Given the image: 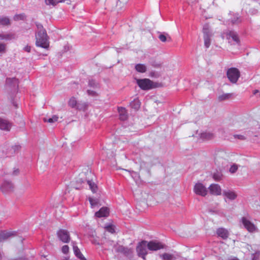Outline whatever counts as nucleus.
I'll return each mask as SVG.
<instances>
[{
	"instance_id": "14",
	"label": "nucleus",
	"mask_w": 260,
	"mask_h": 260,
	"mask_svg": "<svg viewBox=\"0 0 260 260\" xmlns=\"http://www.w3.org/2000/svg\"><path fill=\"white\" fill-rule=\"evenodd\" d=\"M16 232L2 231L0 232V242H3L11 237L16 235Z\"/></svg>"
},
{
	"instance_id": "53",
	"label": "nucleus",
	"mask_w": 260,
	"mask_h": 260,
	"mask_svg": "<svg viewBox=\"0 0 260 260\" xmlns=\"http://www.w3.org/2000/svg\"><path fill=\"white\" fill-rule=\"evenodd\" d=\"M180 260H186V259L185 258H182Z\"/></svg>"
},
{
	"instance_id": "5",
	"label": "nucleus",
	"mask_w": 260,
	"mask_h": 260,
	"mask_svg": "<svg viewBox=\"0 0 260 260\" xmlns=\"http://www.w3.org/2000/svg\"><path fill=\"white\" fill-rule=\"evenodd\" d=\"M203 32L205 46L207 48H208L210 45V38L212 35V33L208 24H205L204 25Z\"/></svg>"
},
{
	"instance_id": "43",
	"label": "nucleus",
	"mask_w": 260,
	"mask_h": 260,
	"mask_svg": "<svg viewBox=\"0 0 260 260\" xmlns=\"http://www.w3.org/2000/svg\"><path fill=\"white\" fill-rule=\"evenodd\" d=\"M69 250V247L68 245H64L62 247L61 251L62 253L64 254H67L68 253Z\"/></svg>"
},
{
	"instance_id": "7",
	"label": "nucleus",
	"mask_w": 260,
	"mask_h": 260,
	"mask_svg": "<svg viewBox=\"0 0 260 260\" xmlns=\"http://www.w3.org/2000/svg\"><path fill=\"white\" fill-rule=\"evenodd\" d=\"M57 235L59 240L63 243H69L71 240L69 232L66 230H59Z\"/></svg>"
},
{
	"instance_id": "50",
	"label": "nucleus",
	"mask_w": 260,
	"mask_h": 260,
	"mask_svg": "<svg viewBox=\"0 0 260 260\" xmlns=\"http://www.w3.org/2000/svg\"><path fill=\"white\" fill-rule=\"evenodd\" d=\"M77 182H81V183H84V181L82 180V179H79L78 180H77Z\"/></svg>"
},
{
	"instance_id": "38",
	"label": "nucleus",
	"mask_w": 260,
	"mask_h": 260,
	"mask_svg": "<svg viewBox=\"0 0 260 260\" xmlns=\"http://www.w3.org/2000/svg\"><path fill=\"white\" fill-rule=\"evenodd\" d=\"M21 149V146L19 145H15L13 146L11 148V150H13L14 153L18 152Z\"/></svg>"
},
{
	"instance_id": "10",
	"label": "nucleus",
	"mask_w": 260,
	"mask_h": 260,
	"mask_svg": "<svg viewBox=\"0 0 260 260\" xmlns=\"http://www.w3.org/2000/svg\"><path fill=\"white\" fill-rule=\"evenodd\" d=\"M114 247L115 248L116 252H120L126 256L131 255L133 252V250L132 249L124 247L122 245H118L117 244H115L114 245Z\"/></svg>"
},
{
	"instance_id": "49",
	"label": "nucleus",
	"mask_w": 260,
	"mask_h": 260,
	"mask_svg": "<svg viewBox=\"0 0 260 260\" xmlns=\"http://www.w3.org/2000/svg\"><path fill=\"white\" fill-rule=\"evenodd\" d=\"M23 49L25 51L29 52L31 50V47L30 46L27 45Z\"/></svg>"
},
{
	"instance_id": "8",
	"label": "nucleus",
	"mask_w": 260,
	"mask_h": 260,
	"mask_svg": "<svg viewBox=\"0 0 260 260\" xmlns=\"http://www.w3.org/2000/svg\"><path fill=\"white\" fill-rule=\"evenodd\" d=\"M193 190L197 194L203 197H205L207 194V188L201 183H198L195 184Z\"/></svg>"
},
{
	"instance_id": "21",
	"label": "nucleus",
	"mask_w": 260,
	"mask_h": 260,
	"mask_svg": "<svg viewBox=\"0 0 260 260\" xmlns=\"http://www.w3.org/2000/svg\"><path fill=\"white\" fill-rule=\"evenodd\" d=\"M223 195L231 200H235L237 196L235 192L231 190L224 191Z\"/></svg>"
},
{
	"instance_id": "22",
	"label": "nucleus",
	"mask_w": 260,
	"mask_h": 260,
	"mask_svg": "<svg viewBox=\"0 0 260 260\" xmlns=\"http://www.w3.org/2000/svg\"><path fill=\"white\" fill-rule=\"evenodd\" d=\"M15 38V35L14 34H0V39L5 40H11Z\"/></svg>"
},
{
	"instance_id": "23",
	"label": "nucleus",
	"mask_w": 260,
	"mask_h": 260,
	"mask_svg": "<svg viewBox=\"0 0 260 260\" xmlns=\"http://www.w3.org/2000/svg\"><path fill=\"white\" fill-rule=\"evenodd\" d=\"M226 153L223 150H217L214 154L215 160L217 161L220 158H224Z\"/></svg>"
},
{
	"instance_id": "30",
	"label": "nucleus",
	"mask_w": 260,
	"mask_h": 260,
	"mask_svg": "<svg viewBox=\"0 0 260 260\" xmlns=\"http://www.w3.org/2000/svg\"><path fill=\"white\" fill-rule=\"evenodd\" d=\"M65 0H45V3L47 5L55 6L59 3L64 2Z\"/></svg>"
},
{
	"instance_id": "3",
	"label": "nucleus",
	"mask_w": 260,
	"mask_h": 260,
	"mask_svg": "<svg viewBox=\"0 0 260 260\" xmlns=\"http://www.w3.org/2000/svg\"><path fill=\"white\" fill-rule=\"evenodd\" d=\"M147 242L146 241H142L140 242L136 248V251L138 256L144 259H145V256L147 254Z\"/></svg>"
},
{
	"instance_id": "13",
	"label": "nucleus",
	"mask_w": 260,
	"mask_h": 260,
	"mask_svg": "<svg viewBox=\"0 0 260 260\" xmlns=\"http://www.w3.org/2000/svg\"><path fill=\"white\" fill-rule=\"evenodd\" d=\"M211 194L215 196H219L221 193V189L220 186L216 184H212L209 187Z\"/></svg>"
},
{
	"instance_id": "24",
	"label": "nucleus",
	"mask_w": 260,
	"mask_h": 260,
	"mask_svg": "<svg viewBox=\"0 0 260 260\" xmlns=\"http://www.w3.org/2000/svg\"><path fill=\"white\" fill-rule=\"evenodd\" d=\"M140 102L137 99H134L132 102L130 103L131 107L134 109L136 110H137L140 107Z\"/></svg>"
},
{
	"instance_id": "12",
	"label": "nucleus",
	"mask_w": 260,
	"mask_h": 260,
	"mask_svg": "<svg viewBox=\"0 0 260 260\" xmlns=\"http://www.w3.org/2000/svg\"><path fill=\"white\" fill-rule=\"evenodd\" d=\"M14 185L9 181H5L1 186V190L5 193L12 191L13 190Z\"/></svg>"
},
{
	"instance_id": "18",
	"label": "nucleus",
	"mask_w": 260,
	"mask_h": 260,
	"mask_svg": "<svg viewBox=\"0 0 260 260\" xmlns=\"http://www.w3.org/2000/svg\"><path fill=\"white\" fill-rule=\"evenodd\" d=\"M6 84L11 87L16 88L18 87V80L16 78H9L6 79Z\"/></svg>"
},
{
	"instance_id": "48",
	"label": "nucleus",
	"mask_w": 260,
	"mask_h": 260,
	"mask_svg": "<svg viewBox=\"0 0 260 260\" xmlns=\"http://www.w3.org/2000/svg\"><path fill=\"white\" fill-rule=\"evenodd\" d=\"M19 173V171L18 169H14V171L12 172V175L13 176L17 175Z\"/></svg>"
},
{
	"instance_id": "33",
	"label": "nucleus",
	"mask_w": 260,
	"mask_h": 260,
	"mask_svg": "<svg viewBox=\"0 0 260 260\" xmlns=\"http://www.w3.org/2000/svg\"><path fill=\"white\" fill-rule=\"evenodd\" d=\"M232 96V93H223L218 96L220 101H223L230 99Z\"/></svg>"
},
{
	"instance_id": "32",
	"label": "nucleus",
	"mask_w": 260,
	"mask_h": 260,
	"mask_svg": "<svg viewBox=\"0 0 260 260\" xmlns=\"http://www.w3.org/2000/svg\"><path fill=\"white\" fill-rule=\"evenodd\" d=\"M88 107V104L86 103H78L77 108L80 110L85 111Z\"/></svg>"
},
{
	"instance_id": "19",
	"label": "nucleus",
	"mask_w": 260,
	"mask_h": 260,
	"mask_svg": "<svg viewBox=\"0 0 260 260\" xmlns=\"http://www.w3.org/2000/svg\"><path fill=\"white\" fill-rule=\"evenodd\" d=\"M119 118L121 120H125L127 118V113L126 109L123 107H118Z\"/></svg>"
},
{
	"instance_id": "20",
	"label": "nucleus",
	"mask_w": 260,
	"mask_h": 260,
	"mask_svg": "<svg viewBox=\"0 0 260 260\" xmlns=\"http://www.w3.org/2000/svg\"><path fill=\"white\" fill-rule=\"evenodd\" d=\"M216 233L217 235L223 239H226L229 236L228 230L223 228L218 229Z\"/></svg>"
},
{
	"instance_id": "11",
	"label": "nucleus",
	"mask_w": 260,
	"mask_h": 260,
	"mask_svg": "<svg viewBox=\"0 0 260 260\" xmlns=\"http://www.w3.org/2000/svg\"><path fill=\"white\" fill-rule=\"evenodd\" d=\"M241 221L244 227L249 232L252 233L256 230V227L254 224L248 220L246 217H242Z\"/></svg>"
},
{
	"instance_id": "15",
	"label": "nucleus",
	"mask_w": 260,
	"mask_h": 260,
	"mask_svg": "<svg viewBox=\"0 0 260 260\" xmlns=\"http://www.w3.org/2000/svg\"><path fill=\"white\" fill-rule=\"evenodd\" d=\"M11 124L8 120L0 117V129L4 131H9Z\"/></svg>"
},
{
	"instance_id": "31",
	"label": "nucleus",
	"mask_w": 260,
	"mask_h": 260,
	"mask_svg": "<svg viewBox=\"0 0 260 260\" xmlns=\"http://www.w3.org/2000/svg\"><path fill=\"white\" fill-rule=\"evenodd\" d=\"M58 119V117L57 116L53 115L51 118L45 117L43 118V120L45 122H49V123H53L54 122L57 121Z\"/></svg>"
},
{
	"instance_id": "54",
	"label": "nucleus",
	"mask_w": 260,
	"mask_h": 260,
	"mask_svg": "<svg viewBox=\"0 0 260 260\" xmlns=\"http://www.w3.org/2000/svg\"><path fill=\"white\" fill-rule=\"evenodd\" d=\"M63 260H68V259H67V258H64V259H63Z\"/></svg>"
},
{
	"instance_id": "37",
	"label": "nucleus",
	"mask_w": 260,
	"mask_h": 260,
	"mask_svg": "<svg viewBox=\"0 0 260 260\" xmlns=\"http://www.w3.org/2000/svg\"><path fill=\"white\" fill-rule=\"evenodd\" d=\"M6 52V45L3 43H0V53H4Z\"/></svg>"
},
{
	"instance_id": "6",
	"label": "nucleus",
	"mask_w": 260,
	"mask_h": 260,
	"mask_svg": "<svg viewBox=\"0 0 260 260\" xmlns=\"http://www.w3.org/2000/svg\"><path fill=\"white\" fill-rule=\"evenodd\" d=\"M137 83L143 90H147L153 88V82L148 79H137Z\"/></svg>"
},
{
	"instance_id": "40",
	"label": "nucleus",
	"mask_w": 260,
	"mask_h": 260,
	"mask_svg": "<svg viewBox=\"0 0 260 260\" xmlns=\"http://www.w3.org/2000/svg\"><path fill=\"white\" fill-rule=\"evenodd\" d=\"M107 231L113 234L115 233L114 227L112 225H109L106 227Z\"/></svg>"
},
{
	"instance_id": "42",
	"label": "nucleus",
	"mask_w": 260,
	"mask_h": 260,
	"mask_svg": "<svg viewBox=\"0 0 260 260\" xmlns=\"http://www.w3.org/2000/svg\"><path fill=\"white\" fill-rule=\"evenodd\" d=\"M238 169V166L236 165H233V166H231V167L230 168V172L231 173H234L235 172H236V171Z\"/></svg>"
},
{
	"instance_id": "39",
	"label": "nucleus",
	"mask_w": 260,
	"mask_h": 260,
	"mask_svg": "<svg viewBox=\"0 0 260 260\" xmlns=\"http://www.w3.org/2000/svg\"><path fill=\"white\" fill-rule=\"evenodd\" d=\"M36 26L38 29L37 31H42V32L46 31L45 30V29L43 28V26L41 24L39 23H36Z\"/></svg>"
},
{
	"instance_id": "26",
	"label": "nucleus",
	"mask_w": 260,
	"mask_h": 260,
	"mask_svg": "<svg viewBox=\"0 0 260 260\" xmlns=\"http://www.w3.org/2000/svg\"><path fill=\"white\" fill-rule=\"evenodd\" d=\"M135 69L140 73H145L146 71V67L143 64H137L135 66Z\"/></svg>"
},
{
	"instance_id": "41",
	"label": "nucleus",
	"mask_w": 260,
	"mask_h": 260,
	"mask_svg": "<svg viewBox=\"0 0 260 260\" xmlns=\"http://www.w3.org/2000/svg\"><path fill=\"white\" fill-rule=\"evenodd\" d=\"M213 177L215 181H219L221 179L222 175L220 173L214 174Z\"/></svg>"
},
{
	"instance_id": "1",
	"label": "nucleus",
	"mask_w": 260,
	"mask_h": 260,
	"mask_svg": "<svg viewBox=\"0 0 260 260\" xmlns=\"http://www.w3.org/2000/svg\"><path fill=\"white\" fill-rule=\"evenodd\" d=\"M36 45L44 49H48L49 47V37L46 31H36Z\"/></svg>"
},
{
	"instance_id": "25",
	"label": "nucleus",
	"mask_w": 260,
	"mask_h": 260,
	"mask_svg": "<svg viewBox=\"0 0 260 260\" xmlns=\"http://www.w3.org/2000/svg\"><path fill=\"white\" fill-rule=\"evenodd\" d=\"M159 256L163 260H175L176 259V258L173 254L168 253H165L162 254H160Z\"/></svg>"
},
{
	"instance_id": "35",
	"label": "nucleus",
	"mask_w": 260,
	"mask_h": 260,
	"mask_svg": "<svg viewBox=\"0 0 260 260\" xmlns=\"http://www.w3.org/2000/svg\"><path fill=\"white\" fill-rule=\"evenodd\" d=\"M88 85L91 87L95 88H98L100 87L99 83L95 82V80L92 79L89 80Z\"/></svg>"
},
{
	"instance_id": "29",
	"label": "nucleus",
	"mask_w": 260,
	"mask_h": 260,
	"mask_svg": "<svg viewBox=\"0 0 260 260\" xmlns=\"http://www.w3.org/2000/svg\"><path fill=\"white\" fill-rule=\"evenodd\" d=\"M10 24L9 18L4 16L0 17V25H7Z\"/></svg>"
},
{
	"instance_id": "17",
	"label": "nucleus",
	"mask_w": 260,
	"mask_h": 260,
	"mask_svg": "<svg viewBox=\"0 0 260 260\" xmlns=\"http://www.w3.org/2000/svg\"><path fill=\"white\" fill-rule=\"evenodd\" d=\"M73 248L75 255L79 258L80 260H87L86 258L83 255L80 249L75 242H73Z\"/></svg>"
},
{
	"instance_id": "36",
	"label": "nucleus",
	"mask_w": 260,
	"mask_h": 260,
	"mask_svg": "<svg viewBox=\"0 0 260 260\" xmlns=\"http://www.w3.org/2000/svg\"><path fill=\"white\" fill-rule=\"evenodd\" d=\"M25 17V16L24 14H18V15H15L14 19L15 20L17 21V20H23V19H24Z\"/></svg>"
},
{
	"instance_id": "46",
	"label": "nucleus",
	"mask_w": 260,
	"mask_h": 260,
	"mask_svg": "<svg viewBox=\"0 0 260 260\" xmlns=\"http://www.w3.org/2000/svg\"><path fill=\"white\" fill-rule=\"evenodd\" d=\"M234 137L236 139H240L241 140H244L245 139V136H244L243 135H235L234 136Z\"/></svg>"
},
{
	"instance_id": "44",
	"label": "nucleus",
	"mask_w": 260,
	"mask_h": 260,
	"mask_svg": "<svg viewBox=\"0 0 260 260\" xmlns=\"http://www.w3.org/2000/svg\"><path fill=\"white\" fill-rule=\"evenodd\" d=\"M158 38L162 42H165L167 41V38L164 34H160L158 36Z\"/></svg>"
},
{
	"instance_id": "16",
	"label": "nucleus",
	"mask_w": 260,
	"mask_h": 260,
	"mask_svg": "<svg viewBox=\"0 0 260 260\" xmlns=\"http://www.w3.org/2000/svg\"><path fill=\"white\" fill-rule=\"evenodd\" d=\"M109 213V211L107 207H102L99 211L95 212V215L98 217H107Z\"/></svg>"
},
{
	"instance_id": "9",
	"label": "nucleus",
	"mask_w": 260,
	"mask_h": 260,
	"mask_svg": "<svg viewBox=\"0 0 260 260\" xmlns=\"http://www.w3.org/2000/svg\"><path fill=\"white\" fill-rule=\"evenodd\" d=\"M164 247V245L158 242L151 241L147 242V248L151 251H156L162 249Z\"/></svg>"
},
{
	"instance_id": "51",
	"label": "nucleus",
	"mask_w": 260,
	"mask_h": 260,
	"mask_svg": "<svg viewBox=\"0 0 260 260\" xmlns=\"http://www.w3.org/2000/svg\"><path fill=\"white\" fill-rule=\"evenodd\" d=\"M231 260H239L237 258H233L231 259Z\"/></svg>"
},
{
	"instance_id": "47",
	"label": "nucleus",
	"mask_w": 260,
	"mask_h": 260,
	"mask_svg": "<svg viewBox=\"0 0 260 260\" xmlns=\"http://www.w3.org/2000/svg\"><path fill=\"white\" fill-rule=\"evenodd\" d=\"M89 201L92 207H93L97 203L96 201L92 198H89Z\"/></svg>"
},
{
	"instance_id": "34",
	"label": "nucleus",
	"mask_w": 260,
	"mask_h": 260,
	"mask_svg": "<svg viewBox=\"0 0 260 260\" xmlns=\"http://www.w3.org/2000/svg\"><path fill=\"white\" fill-rule=\"evenodd\" d=\"M77 102L76 99L74 97L71 98L69 101V105L72 108H74L76 106L77 107Z\"/></svg>"
},
{
	"instance_id": "2",
	"label": "nucleus",
	"mask_w": 260,
	"mask_h": 260,
	"mask_svg": "<svg viewBox=\"0 0 260 260\" xmlns=\"http://www.w3.org/2000/svg\"><path fill=\"white\" fill-rule=\"evenodd\" d=\"M227 77L229 80L233 83H235L240 77V72L237 68H231L227 71Z\"/></svg>"
},
{
	"instance_id": "27",
	"label": "nucleus",
	"mask_w": 260,
	"mask_h": 260,
	"mask_svg": "<svg viewBox=\"0 0 260 260\" xmlns=\"http://www.w3.org/2000/svg\"><path fill=\"white\" fill-rule=\"evenodd\" d=\"M214 137L213 134L210 133L205 132L202 133L201 138L203 140H211Z\"/></svg>"
},
{
	"instance_id": "45",
	"label": "nucleus",
	"mask_w": 260,
	"mask_h": 260,
	"mask_svg": "<svg viewBox=\"0 0 260 260\" xmlns=\"http://www.w3.org/2000/svg\"><path fill=\"white\" fill-rule=\"evenodd\" d=\"M87 92L89 95L95 96L97 95V93L95 91L91 90H87Z\"/></svg>"
},
{
	"instance_id": "52",
	"label": "nucleus",
	"mask_w": 260,
	"mask_h": 260,
	"mask_svg": "<svg viewBox=\"0 0 260 260\" xmlns=\"http://www.w3.org/2000/svg\"><path fill=\"white\" fill-rule=\"evenodd\" d=\"M258 92V90H255L254 91V94H255L256 93H257Z\"/></svg>"
},
{
	"instance_id": "4",
	"label": "nucleus",
	"mask_w": 260,
	"mask_h": 260,
	"mask_svg": "<svg viewBox=\"0 0 260 260\" xmlns=\"http://www.w3.org/2000/svg\"><path fill=\"white\" fill-rule=\"evenodd\" d=\"M225 37L228 40L230 43H232L234 42L233 44H239L240 40L238 37L236 32L233 31L228 30L222 34V38Z\"/></svg>"
},
{
	"instance_id": "28",
	"label": "nucleus",
	"mask_w": 260,
	"mask_h": 260,
	"mask_svg": "<svg viewBox=\"0 0 260 260\" xmlns=\"http://www.w3.org/2000/svg\"><path fill=\"white\" fill-rule=\"evenodd\" d=\"M87 184L89 185V186L90 188V189L92 190L93 192H95L97 190V186L96 184L92 182L91 180H85Z\"/></svg>"
}]
</instances>
